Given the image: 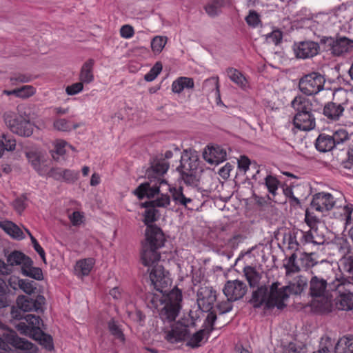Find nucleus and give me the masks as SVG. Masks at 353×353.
I'll return each instance as SVG.
<instances>
[{"mask_svg": "<svg viewBox=\"0 0 353 353\" xmlns=\"http://www.w3.org/2000/svg\"><path fill=\"white\" fill-rule=\"evenodd\" d=\"M339 268L341 271L352 273L353 272V256H345L339 262Z\"/></svg>", "mask_w": 353, "mask_h": 353, "instance_id": "obj_45", "label": "nucleus"}, {"mask_svg": "<svg viewBox=\"0 0 353 353\" xmlns=\"http://www.w3.org/2000/svg\"><path fill=\"white\" fill-rule=\"evenodd\" d=\"M230 6V0H210L205 5L204 10L209 17L214 18L221 14L223 8Z\"/></svg>", "mask_w": 353, "mask_h": 353, "instance_id": "obj_21", "label": "nucleus"}, {"mask_svg": "<svg viewBox=\"0 0 353 353\" xmlns=\"http://www.w3.org/2000/svg\"><path fill=\"white\" fill-rule=\"evenodd\" d=\"M314 253H306L303 252L301 254L299 259V261L301 265V268L303 269H307L313 267L317 263L316 259L314 257Z\"/></svg>", "mask_w": 353, "mask_h": 353, "instance_id": "obj_39", "label": "nucleus"}, {"mask_svg": "<svg viewBox=\"0 0 353 353\" xmlns=\"http://www.w3.org/2000/svg\"><path fill=\"white\" fill-rule=\"evenodd\" d=\"M94 60L89 59L85 62L81 69L79 80L83 83H90L94 81Z\"/></svg>", "mask_w": 353, "mask_h": 353, "instance_id": "obj_28", "label": "nucleus"}, {"mask_svg": "<svg viewBox=\"0 0 353 353\" xmlns=\"http://www.w3.org/2000/svg\"><path fill=\"white\" fill-rule=\"evenodd\" d=\"M344 110V103L330 102L325 105L323 114L330 120L336 121L343 115Z\"/></svg>", "mask_w": 353, "mask_h": 353, "instance_id": "obj_22", "label": "nucleus"}, {"mask_svg": "<svg viewBox=\"0 0 353 353\" xmlns=\"http://www.w3.org/2000/svg\"><path fill=\"white\" fill-rule=\"evenodd\" d=\"M3 121L6 127L12 133L19 136L30 137L33 133V124L13 112H5L3 114Z\"/></svg>", "mask_w": 353, "mask_h": 353, "instance_id": "obj_7", "label": "nucleus"}, {"mask_svg": "<svg viewBox=\"0 0 353 353\" xmlns=\"http://www.w3.org/2000/svg\"><path fill=\"white\" fill-rule=\"evenodd\" d=\"M158 250L142 245L141 260L143 265L148 268L150 279L154 289L163 294L165 306L161 311L162 317L172 323L176 317V285L171 291L168 290L172 279L169 272H165L163 266L159 264L160 253Z\"/></svg>", "mask_w": 353, "mask_h": 353, "instance_id": "obj_2", "label": "nucleus"}, {"mask_svg": "<svg viewBox=\"0 0 353 353\" xmlns=\"http://www.w3.org/2000/svg\"><path fill=\"white\" fill-rule=\"evenodd\" d=\"M169 164L164 159H154L145 172L148 181L140 184L134 190V194L139 199L144 197L154 198L160 193L161 196L156 200L145 202L143 204L145 211L143 221L147 225L156 221L160 216L159 210L156 207H165L170 203V197L163 193V191H171L170 185L161 179V176L167 172Z\"/></svg>", "mask_w": 353, "mask_h": 353, "instance_id": "obj_1", "label": "nucleus"}, {"mask_svg": "<svg viewBox=\"0 0 353 353\" xmlns=\"http://www.w3.org/2000/svg\"><path fill=\"white\" fill-rule=\"evenodd\" d=\"M307 284V280L303 276H298L295 281L288 286H282L280 288V290H283L285 288H288L285 292H287L288 298L290 294H301L303 290L306 288Z\"/></svg>", "mask_w": 353, "mask_h": 353, "instance_id": "obj_25", "label": "nucleus"}, {"mask_svg": "<svg viewBox=\"0 0 353 353\" xmlns=\"http://www.w3.org/2000/svg\"><path fill=\"white\" fill-rule=\"evenodd\" d=\"M35 93V88L32 85H23L20 88H17V97L28 98Z\"/></svg>", "mask_w": 353, "mask_h": 353, "instance_id": "obj_52", "label": "nucleus"}, {"mask_svg": "<svg viewBox=\"0 0 353 353\" xmlns=\"http://www.w3.org/2000/svg\"><path fill=\"white\" fill-rule=\"evenodd\" d=\"M165 238L161 229L156 225H148L145 230V240L142 245L160 249L164 245Z\"/></svg>", "mask_w": 353, "mask_h": 353, "instance_id": "obj_13", "label": "nucleus"}, {"mask_svg": "<svg viewBox=\"0 0 353 353\" xmlns=\"http://www.w3.org/2000/svg\"><path fill=\"white\" fill-rule=\"evenodd\" d=\"M95 263L93 258H86L77 261L74 271L78 276H88L91 272Z\"/></svg>", "mask_w": 353, "mask_h": 353, "instance_id": "obj_24", "label": "nucleus"}, {"mask_svg": "<svg viewBox=\"0 0 353 353\" xmlns=\"http://www.w3.org/2000/svg\"><path fill=\"white\" fill-rule=\"evenodd\" d=\"M327 281L313 276L310 281V294L312 297L311 305L317 312L327 313L332 308V298L327 290Z\"/></svg>", "mask_w": 353, "mask_h": 353, "instance_id": "obj_4", "label": "nucleus"}, {"mask_svg": "<svg viewBox=\"0 0 353 353\" xmlns=\"http://www.w3.org/2000/svg\"><path fill=\"white\" fill-rule=\"evenodd\" d=\"M233 301H229L228 299L226 301L219 302L216 305V309L219 310L220 314H225L229 312L232 309V305L231 302Z\"/></svg>", "mask_w": 353, "mask_h": 353, "instance_id": "obj_61", "label": "nucleus"}, {"mask_svg": "<svg viewBox=\"0 0 353 353\" xmlns=\"http://www.w3.org/2000/svg\"><path fill=\"white\" fill-rule=\"evenodd\" d=\"M319 44L314 41L300 42L295 48L294 52L296 57L300 59H309L318 54Z\"/></svg>", "mask_w": 353, "mask_h": 353, "instance_id": "obj_18", "label": "nucleus"}, {"mask_svg": "<svg viewBox=\"0 0 353 353\" xmlns=\"http://www.w3.org/2000/svg\"><path fill=\"white\" fill-rule=\"evenodd\" d=\"M199 166V155L196 150L188 148L183 150L180 159V166L178 170H197Z\"/></svg>", "mask_w": 353, "mask_h": 353, "instance_id": "obj_15", "label": "nucleus"}, {"mask_svg": "<svg viewBox=\"0 0 353 353\" xmlns=\"http://www.w3.org/2000/svg\"><path fill=\"white\" fill-rule=\"evenodd\" d=\"M331 290L338 294L336 304L339 309L351 310L353 309V285L342 276H339L329 283Z\"/></svg>", "mask_w": 353, "mask_h": 353, "instance_id": "obj_5", "label": "nucleus"}, {"mask_svg": "<svg viewBox=\"0 0 353 353\" xmlns=\"http://www.w3.org/2000/svg\"><path fill=\"white\" fill-rule=\"evenodd\" d=\"M297 234L299 236V240L301 243L303 245L307 244H312L314 245V240L313 239V235L308 231H303L301 230H297Z\"/></svg>", "mask_w": 353, "mask_h": 353, "instance_id": "obj_50", "label": "nucleus"}, {"mask_svg": "<svg viewBox=\"0 0 353 353\" xmlns=\"http://www.w3.org/2000/svg\"><path fill=\"white\" fill-rule=\"evenodd\" d=\"M6 339L14 347L26 350L28 353H36L37 347L31 342L28 340L19 337L15 332H10L8 334Z\"/></svg>", "mask_w": 353, "mask_h": 353, "instance_id": "obj_20", "label": "nucleus"}, {"mask_svg": "<svg viewBox=\"0 0 353 353\" xmlns=\"http://www.w3.org/2000/svg\"><path fill=\"white\" fill-rule=\"evenodd\" d=\"M24 319L33 332V335L41 331L43 321L39 316L29 314Z\"/></svg>", "mask_w": 353, "mask_h": 353, "instance_id": "obj_35", "label": "nucleus"}, {"mask_svg": "<svg viewBox=\"0 0 353 353\" xmlns=\"http://www.w3.org/2000/svg\"><path fill=\"white\" fill-rule=\"evenodd\" d=\"M225 296L229 301H237L241 299L247 292L246 285L241 281H228L223 289Z\"/></svg>", "mask_w": 353, "mask_h": 353, "instance_id": "obj_14", "label": "nucleus"}, {"mask_svg": "<svg viewBox=\"0 0 353 353\" xmlns=\"http://www.w3.org/2000/svg\"><path fill=\"white\" fill-rule=\"evenodd\" d=\"M26 232L29 234L33 248L35 250V251L39 254V255L41 256V258L43 260H45V251L42 248V247L39 244L37 239L32 235V234L28 230H26Z\"/></svg>", "mask_w": 353, "mask_h": 353, "instance_id": "obj_63", "label": "nucleus"}, {"mask_svg": "<svg viewBox=\"0 0 353 353\" xmlns=\"http://www.w3.org/2000/svg\"><path fill=\"white\" fill-rule=\"evenodd\" d=\"M284 266L287 273L298 272L301 269L299 260L296 261V255L295 253L292 254L287 259Z\"/></svg>", "mask_w": 353, "mask_h": 353, "instance_id": "obj_40", "label": "nucleus"}, {"mask_svg": "<svg viewBox=\"0 0 353 353\" xmlns=\"http://www.w3.org/2000/svg\"><path fill=\"white\" fill-rule=\"evenodd\" d=\"M109 330L110 332L117 339H120L121 341H124V336L119 328V327L115 323L114 321L109 322L108 324Z\"/></svg>", "mask_w": 353, "mask_h": 353, "instance_id": "obj_60", "label": "nucleus"}, {"mask_svg": "<svg viewBox=\"0 0 353 353\" xmlns=\"http://www.w3.org/2000/svg\"><path fill=\"white\" fill-rule=\"evenodd\" d=\"M78 171L64 170L62 180L65 181L67 183H74L78 179Z\"/></svg>", "mask_w": 353, "mask_h": 353, "instance_id": "obj_57", "label": "nucleus"}, {"mask_svg": "<svg viewBox=\"0 0 353 353\" xmlns=\"http://www.w3.org/2000/svg\"><path fill=\"white\" fill-rule=\"evenodd\" d=\"M161 70L162 64L160 62H157L150 70L145 75V80L148 82L152 81L157 78Z\"/></svg>", "mask_w": 353, "mask_h": 353, "instance_id": "obj_49", "label": "nucleus"}, {"mask_svg": "<svg viewBox=\"0 0 353 353\" xmlns=\"http://www.w3.org/2000/svg\"><path fill=\"white\" fill-rule=\"evenodd\" d=\"M226 157V150L220 146H208L203 152V159L211 165L223 162Z\"/></svg>", "mask_w": 353, "mask_h": 353, "instance_id": "obj_17", "label": "nucleus"}, {"mask_svg": "<svg viewBox=\"0 0 353 353\" xmlns=\"http://www.w3.org/2000/svg\"><path fill=\"white\" fill-rule=\"evenodd\" d=\"M291 105L296 113L312 112L311 101L305 97L299 95L291 102Z\"/></svg>", "mask_w": 353, "mask_h": 353, "instance_id": "obj_23", "label": "nucleus"}, {"mask_svg": "<svg viewBox=\"0 0 353 353\" xmlns=\"http://www.w3.org/2000/svg\"><path fill=\"white\" fill-rule=\"evenodd\" d=\"M244 274L251 287L257 285L261 279L260 274L252 267H245L244 268Z\"/></svg>", "mask_w": 353, "mask_h": 353, "instance_id": "obj_37", "label": "nucleus"}, {"mask_svg": "<svg viewBox=\"0 0 353 353\" xmlns=\"http://www.w3.org/2000/svg\"><path fill=\"white\" fill-rule=\"evenodd\" d=\"M7 262L12 268L15 265H21L24 267L25 264L30 262V259L19 251H13L8 254L6 256Z\"/></svg>", "mask_w": 353, "mask_h": 353, "instance_id": "obj_27", "label": "nucleus"}, {"mask_svg": "<svg viewBox=\"0 0 353 353\" xmlns=\"http://www.w3.org/2000/svg\"><path fill=\"white\" fill-rule=\"evenodd\" d=\"M325 43L335 56L343 55L353 50V39L346 37L339 36L336 39L327 37L325 39Z\"/></svg>", "mask_w": 353, "mask_h": 353, "instance_id": "obj_10", "label": "nucleus"}, {"mask_svg": "<svg viewBox=\"0 0 353 353\" xmlns=\"http://www.w3.org/2000/svg\"><path fill=\"white\" fill-rule=\"evenodd\" d=\"M330 136L334 142V148H339L340 150H343V148H340L341 145L344 144L349 145L350 137L347 130L345 129H339L334 131Z\"/></svg>", "mask_w": 353, "mask_h": 353, "instance_id": "obj_30", "label": "nucleus"}, {"mask_svg": "<svg viewBox=\"0 0 353 353\" xmlns=\"http://www.w3.org/2000/svg\"><path fill=\"white\" fill-rule=\"evenodd\" d=\"M309 232L313 235L314 245H321L324 243V236L323 234L319 233L316 226L312 227V228H310Z\"/></svg>", "mask_w": 353, "mask_h": 353, "instance_id": "obj_62", "label": "nucleus"}, {"mask_svg": "<svg viewBox=\"0 0 353 353\" xmlns=\"http://www.w3.org/2000/svg\"><path fill=\"white\" fill-rule=\"evenodd\" d=\"M316 148L322 152L332 150L334 148V144L332 137L329 134H321L316 140Z\"/></svg>", "mask_w": 353, "mask_h": 353, "instance_id": "obj_29", "label": "nucleus"}, {"mask_svg": "<svg viewBox=\"0 0 353 353\" xmlns=\"http://www.w3.org/2000/svg\"><path fill=\"white\" fill-rule=\"evenodd\" d=\"M54 128L59 130L62 132H69L72 130V128H77L79 127V125L74 124L73 126H72L71 123L65 119H57L54 121Z\"/></svg>", "mask_w": 353, "mask_h": 353, "instance_id": "obj_44", "label": "nucleus"}, {"mask_svg": "<svg viewBox=\"0 0 353 353\" xmlns=\"http://www.w3.org/2000/svg\"><path fill=\"white\" fill-rule=\"evenodd\" d=\"M287 241L288 248L291 250L297 251L303 246L299 240V236L297 234V230L290 234Z\"/></svg>", "mask_w": 353, "mask_h": 353, "instance_id": "obj_48", "label": "nucleus"}, {"mask_svg": "<svg viewBox=\"0 0 353 353\" xmlns=\"http://www.w3.org/2000/svg\"><path fill=\"white\" fill-rule=\"evenodd\" d=\"M45 303L46 299L42 295H38L34 299L21 295L17 299V306L24 312H42Z\"/></svg>", "mask_w": 353, "mask_h": 353, "instance_id": "obj_11", "label": "nucleus"}, {"mask_svg": "<svg viewBox=\"0 0 353 353\" xmlns=\"http://www.w3.org/2000/svg\"><path fill=\"white\" fill-rule=\"evenodd\" d=\"M0 144L4 150L13 151L16 148V140L10 134H2L0 136Z\"/></svg>", "mask_w": 353, "mask_h": 353, "instance_id": "obj_42", "label": "nucleus"}, {"mask_svg": "<svg viewBox=\"0 0 353 353\" xmlns=\"http://www.w3.org/2000/svg\"><path fill=\"white\" fill-rule=\"evenodd\" d=\"M263 183L265 184L269 194L271 195L270 199H274L277 194L280 181L274 176L268 174L263 179Z\"/></svg>", "mask_w": 353, "mask_h": 353, "instance_id": "obj_32", "label": "nucleus"}, {"mask_svg": "<svg viewBox=\"0 0 353 353\" xmlns=\"http://www.w3.org/2000/svg\"><path fill=\"white\" fill-rule=\"evenodd\" d=\"M279 284L274 283L270 288L265 286L259 288L252 293L250 302L254 307H259L264 305L266 307L270 308L276 307L281 309L285 306V301L288 299V288L280 290Z\"/></svg>", "mask_w": 353, "mask_h": 353, "instance_id": "obj_3", "label": "nucleus"}, {"mask_svg": "<svg viewBox=\"0 0 353 353\" xmlns=\"http://www.w3.org/2000/svg\"><path fill=\"white\" fill-rule=\"evenodd\" d=\"M21 272L26 276L36 280L40 281L43 279V272L41 268L32 266V261L28 264H25L24 267H21Z\"/></svg>", "mask_w": 353, "mask_h": 353, "instance_id": "obj_34", "label": "nucleus"}, {"mask_svg": "<svg viewBox=\"0 0 353 353\" xmlns=\"http://www.w3.org/2000/svg\"><path fill=\"white\" fill-rule=\"evenodd\" d=\"M181 176L182 179L184 182L190 185L196 186L199 182V177L197 176L196 170H178Z\"/></svg>", "mask_w": 353, "mask_h": 353, "instance_id": "obj_36", "label": "nucleus"}, {"mask_svg": "<svg viewBox=\"0 0 353 353\" xmlns=\"http://www.w3.org/2000/svg\"><path fill=\"white\" fill-rule=\"evenodd\" d=\"M283 192L291 205L296 206L300 205V200L294 196L293 190L291 187H286L283 189Z\"/></svg>", "mask_w": 353, "mask_h": 353, "instance_id": "obj_54", "label": "nucleus"}, {"mask_svg": "<svg viewBox=\"0 0 353 353\" xmlns=\"http://www.w3.org/2000/svg\"><path fill=\"white\" fill-rule=\"evenodd\" d=\"M335 353H353V337H342L337 342Z\"/></svg>", "mask_w": 353, "mask_h": 353, "instance_id": "obj_31", "label": "nucleus"}, {"mask_svg": "<svg viewBox=\"0 0 353 353\" xmlns=\"http://www.w3.org/2000/svg\"><path fill=\"white\" fill-rule=\"evenodd\" d=\"M333 216L342 221L344 222V225L347 227V225H352V218L353 213V205L347 203L345 197L343 196V202L341 201V205H336L334 208L332 209Z\"/></svg>", "mask_w": 353, "mask_h": 353, "instance_id": "obj_16", "label": "nucleus"}, {"mask_svg": "<svg viewBox=\"0 0 353 353\" xmlns=\"http://www.w3.org/2000/svg\"><path fill=\"white\" fill-rule=\"evenodd\" d=\"M216 298L217 293L212 286L201 285L198 289L197 303L199 308L203 312H209L212 310Z\"/></svg>", "mask_w": 353, "mask_h": 353, "instance_id": "obj_9", "label": "nucleus"}, {"mask_svg": "<svg viewBox=\"0 0 353 353\" xmlns=\"http://www.w3.org/2000/svg\"><path fill=\"white\" fill-rule=\"evenodd\" d=\"M194 87V81L189 77L178 78V93L184 88H192Z\"/></svg>", "mask_w": 353, "mask_h": 353, "instance_id": "obj_56", "label": "nucleus"}, {"mask_svg": "<svg viewBox=\"0 0 353 353\" xmlns=\"http://www.w3.org/2000/svg\"><path fill=\"white\" fill-rule=\"evenodd\" d=\"M325 79L318 72H311L302 77L299 82V88L305 95H314L323 90Z\"/></svg>", "mask_w": 353, "mask_h": 353, "instance_id": "obj_8", "label": "nucleus"}, {"mask_svg": "<svg viewBox=\"0 0 353 353\" xmlns=\"http://www.w3.org/2000/svg\"><path fill=\"white\" fill-rule=\"evenodd\" d=\"M293 123L296 128L303 131H308L315 127V118L312 112L296 113Z\"/></svg>", "mask_w": 353, "mask_h": 353, "instance_id": "obj_19", "label": "nucleus"}, {"mask_svg": "<svg viewBox=\"0 0 353 353\" xmlns=\"http://www.w3.org/2000/svg\"><path fill=\"white\" fill-rule=\"evenodd\" d=\"M203 88L208 90H214L215 94L217 97V103H219V101L221 102L219 78L217 77H213L206 79L203 83Z\"/></svg>", "mask_w": 353, "mask_h": 353, "instance_id": "obj_38", "label": "nucleus"}, {"mask_svg": "<svg viewBox=\"0 0 353 353\" xmlns=\"http://www.w3.org/2000/svg\"><path fill=\"white\" fill-rule=\"evenodd\" d=\"M167 43V37L156 36L151 41L152 50L154 54H159Z\"/></svg>", "mask_w": 353, "mask_h": 353, "instance_id": "obj_43", "label": "nucleus"}, {"mask_svg": "<svg viewBox=\"0 0 353 353\" xmlns=\"http://www.w3.org/2000/svg\"><path fill=\"white\" fill-rule=\"evenodd\" d=\"M227 77L239 87L245 89L248 86V81L245 77L237 69L228 68L225 70Z\"/></svg>", "mask_w": 353, "mask_h": 353, "instance_id": "obj_26", "label": "nucleus"}, {"mask_svg": "<svg viewBox=\"0 0 353 353\" xmlns=\"http://www.w3.org/2000/svg\"><path fill=\"white\" fill-rule=\"evenodd\" d=\"M208 312L209 313L208 314V316H207V318L205 320V323L207 324V327H209L208 328V330H206V331L208 332V335H210V332L214 329L213 325H214V322L216 320V315L214 312H212L211 310L209 311Z\"/></svg>", "mask_w": 353, "mask_h": 353, "instance_id": "obj_64", "label": "nucleus"}, {"mask_svg": "<svg viewBox=\"0 0 353 353\" xmlns=\"http://www.w3.org/2000/svg\"><path fill=\"white\" fill-rule=\"evenodd\" d=\"M343 202V194H334L321 192L313 195L310 203V208L322 214L327 213L334 208L336 205H341Z\"/></svg>", "mask_w": 353, "mask_h": 353, "instance_id": "obj_6", "label": "nucleus"}, {"mask_svg": "<svg viewBox=\"0 0 353 353\" xmlns=\"http://www.w3.org/2000/svg\"><path fill=\"white\" fill-rule=\"evenodd\" d=\"M0 227L9 235L15 239H23V232L14 223L9 221H0Z\"/></svg>", "mask_w": 353, "mask_h": 353, "instance_id": "obj_33", "label": "nucleus"}, {"mask_svg": "<svg viewBox=\"0 0 353 353\" xmlns=\"http://www.w3.org/2000/svg\"><path fill=\"white\" fill-rule=\"evenodd\" d=\"M26 157L34 169L39 174H41L40 155L37 152L30 151L26 152Z\"/></svg>", "mask_w": 353, "mask_h": 353, "instance_id": "obj_47", "label": "nucleus"}, {"mask_svg": "<svg viewBox=\"0 0 353 353\" xmlns=\"http://www.w3.org/2000/svg\"><path fill=\"white\" fill-rule=\"evenodd\" d=\"M245 21L250 26L253 28L257 27L261 23L260 16L254 10H250L249 12V14L245 17Z\"/></svg>", "mask_w": 353, "mask_h": 353, "instance_id": "obj_53", "label": "nucleus"}, {"mask_svg": "<svg viewBox=\"0 0 353 353\" xmlns=\"http://www.w3.org/2000/svg\"><path fill=\"white\" fill-rule=\"evenodd\" d=\"M32 80L31 76L25 74H17L10 78L12 85H16L19 83H28Z\"/></svg>", "mask_w": 353, "mask_h": 353, "instance_id": "obj_55", "label": "nucleus"}, {"mask_svg": "<svg viewBox=\"0 0 353 353\" xmlns=\"http://www.w3.org/2000/svg\"><path fill=\"white\" fill-rule=\"evenodd\" d=\"M83 83L82 81H79L75 83L72 84L66 88L65 92L68 95H74L83 90Z\"/></svg>", "mask_w": 353, "mask_h": 353, "instance_id": "obj_59", "label": "nucleus"}, {"mask_svg": "<svg viewBox=\"0 0 353 353\" xmlns=\"http://www.w3.org/2000/svg\"><path fill=\"white\" fill-rule=\"evenodd\" d=\"M282 39V32L280 30H274L271 33L267 34L266 40L268 43L277 45Z\"/></svg>", "mask_w": 353, "mask_h": 353, "instance_id": "obj_58", "label": "nucleus"}, {"mask_svg": "<svg viewBox=\"0 0 353 353\" xmlns=\"http://www.w3.org/2000/svg\"><path fill=\"white\" fill-rule=\"evenodd\" d=\"M208 335L205 330H200L190 336L187 326H182L178 321V341L188 340L187 345L192 348L199 347L203 339Z\"/></svg>", "mask_w": 353, "mask_h": 353, "instance_id": "obj_12", "label": "nucleus"}, {"mask_svg": "<svg viewBox=\"0 0 353 353\" xmlns=\"http://www.w3.org/2000/svg\"><path fill=\"white\" fill-rule=\"evenodd\" d=\"M37 284L34 281H29L27 279H21L19 288L25 293L31 294L34 292L37 289Z\"/></svg>", "mask_w": 353, "mask_h": 353, "instance_id": "obj_51", "label": "nucleus"}, {"mask_svg": "<svg viewBox=\"0 0 353 353\" xmlns=\"http://www.w3.org/2000/svg\"><path fill=\"white\" fill-rule=\"evenodd\" d=\"M67 146L72 150H74V148L72 145H68L65 141L61 139L56 141L54 143V150L52 153V157L54 159H58L59 157H56V155H63L65 153V147Z\"/></svg>", "mask_w": 353, "mask_h": 353, "instance_id": "obj_46", "label": "nucleus"}, {"mask_svg": "<svg viewBox=\"0 0 353 353\" xmlns=\"http://www.w3.org/2000/svg\"><path fill=\"white\" fill-rule=\"evenodd\" d=\"M33 337L39 341L40 344L42 345L46 350H51L53 349L52 338L42 330L33 335Z\"/></svg>", "mask_w": 353, "mask_h": 353, "instance_id": "obj_41", "label": "nucleus"}]
</instances>
